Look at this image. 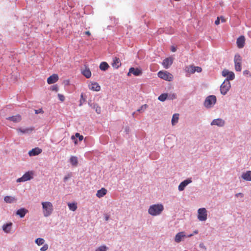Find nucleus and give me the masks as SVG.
Segmentation results:
<instances>
[{
  "mask_svg": "<svg viewBox=\"0 0 251 251\" xmlns=\"http://www.w3.org/2000/svg\"><path fill=\"white\" fill-rule=\"evenodd\" d=\"M164 210V206L161 203H157L151 205L148 209V213L152 216H156L161 214Z\"/></svg>",
  "mask_w": 251,
  "mask_h": 251,
  "instance_id": "1",
  "label": "nucleus"
},
{
  "mask_svg": "<svg viewBox=\"0 0 251 251\" xmlns=\"http://www.w3.org/2000/svg\"><path fill=\"white\" fill-rule=\"evenodd\" d=\"M43 215L45 217L50 216L53 211V205L50 202L44 201L41 203Z\"/></svg>",
  "mask_w": 251,
  "mask_h": 251,
  "instance_id": "2",
  "label": "nucleus"
},
{
  "mask_svg": "<svg viewBox=\"0 0 251 251\" xmlns=\"http://www.w3.org/2000/svg\"><path fill=\"white\" fill-rule=\"evenodd\" d=\"M216 100L217 99L215 96L210 95L206 98L203 105L206 108H210L214 105Z\"/></svg>",
  "mask_w": 251,
  "mask_h": 251,
  "instance_id": "3",
  "label": "nucleus"
},
{
  "mask_svg": "<svg viewBox=\"0 0 251 251\" xmlns=\"http://www.w3.org/2000/svg\"><path fill=\"white\" fill-rule=\"evenodd\" d=\"M198 219L201 222L205 221L207 218V211L205 208H200L198 210Z\"/></svg>",
  "mask_w": 251,
  "mask_h": 251,
  "instance_id": "4",
  "label": "nucleus"
},
{
  "mask_svg": "<svg viewBox=\"0 0 251 251\" xmlns=\"http://www.w3.org/2000/svg\"><path fill=\"white\" fill-rule=\"evenodd\" d=\"M235 65V69L236 71L240 72L241 71L242 58L240 54H236L234 58Z\"/></svg>",
  "mask_w": 251,
  "mask_h": 251,
  "instance_id": "5",
  "label": "nucleus"
},
{
  "mask_svg": "<svg viewBox=\"0 0 251 251\" xmlns=\"http://www.w3.org/2000/svg\"><path fill=\"white\" fill-rule=\"evenodd\" d=\"M231 87L230 83L227 80H225L220 87L221 93L225 95L229 90Z\"/></svg>",
  "mask_w": 251,
  "mask_h": 251,
  "instance_id": "6",
  "label": "nucleus"
},
{
  "mask_svg": "<svg viewBox=\"0 0 251 251\" xmlns=\"http://www.w3.org/2000/svg\"><path fill=\"white\" fill-rule=\"evenodd\" d=\"M158 76L159 77L169 81H172L173 79V75L167 72L159 71L158 73Z\"/></svg>",
  "mask_w": 251,
  "mask_h": 251,
  "instance_id": "7",
  "label": "nucleus"
},
{
  "mask_svg": "<svg viewBox=\"0 0 251 251\" xmlns=\"http://www.w3.org/2000/svg\"><path fill=\"white\" fill-rule=\"evenodd\" d=\"M222 75L226 77L225 80H227L228 81L233 80L235 78L234 73L226 69H224L222 71Z\"/></svg>",
  "mask_w": 251,
  "mask_h": 251,
  "instance_id": "8",
  "label": "nucleus"
},
{
  "mask_svg": "<svg viewBox=\"0 0 251 251\" xmlns=\"http://www.w3.org/2000/svg\"><path fill=\"white\" fill-rule=\"evenodd\" d=\"M32 173L30 172L25 173L21 177L17 179V182H25L27 180H30L32 178Z\"/></svg>",
  "mask_w": 251,
  "mask_h": 251,
  "instance_id": "9",
  "label": "nucleus"
},
{
  "mask_svg": "<svg viewBox=\"0 0 251 251\" xmlns=\"http://www.w3.org/2000/svg\"><path fill=\"white\" fill-rule=\"evenodd\" d=\"M225 121L221 118L214 119L210 123L211 126H216L218 127H223L225 125Z\"/></svg>",
  "mask_w": 251,
  "mask_h": 251,
  "instance_id": "10",
  "label": "nucleus"
},
{
  "mask_svg": "<svg viewBox=\"0 0 251 251\" xmlns=\"http://www.w3.org/2000/svg\"><path fill=\"white\" fill-rule=\"evenodd\" d=\"M192 182L191 178H188L181 182L178 187V189L179 191H182L184 190L185 188L190 183Z\"/></svg>",
  "mask_w": 251,
  "mask_h": 251,
  "instance_id": "11",
  "label": "nucleus"
},
{
  "mask_svg": "<svg viewBox=\"0 0 251 251\" xmlns=\"http://www.w3.org/2000/svg\"><path fill=\"white\" fill-rule=\"evenodd\" d=\"M186 237V235L183 231L179 232L177 233L175 237V241L176 243H180L183 240L184 238Z\"/></svg>",
  "mask_w": 251,
  "mask_h": 251,
  "instance_id": "12",
  "label": "nucleus"
},
{
  "mask_svg": "<svg viewBox=\"0 0 251 251\" xmlns=\"http://www.w3.org/2000/svg\"><path fill=\"white\" fill-rule=\"evenodd\" d=\"M142 71L138 68H130L127 75H129L130 74H133L135 76H139L142 75Z\"/></svg>",
  "mask_w": 251,
  "mask_h": 251,
  "instance_id": "13",
  "label": "nucleus"
},
{
  "mask_svg": "<svg viewBox=\"0 0 251 251\" xmlns=\"http://www.w3.org/2000/svg\"><path fill=\"white\" fill-rule=\"evenodd\" d=\"M89 89L94 91H99L100 90V86L95 82H92L89 85Z\"/></svg>",
  "mask_w": 251,
  "mask_h": 251,
  "instance_id": "14",
  "label": "nucleus"
},
{
  "mask_svg": "<svg viewBox=\"0 0 251 251\" xmlns=\"http://www.w3.org/2000/svg\"><path fill=\"white\" fill-rule=\"evenodd\" d=\"M13 224L11 222L4 224L2 226V229L6 233H9L12 229Z\"/></svg>",
  "mask_w": 251,
  "mask_h": 251,
  "instance_id": "15",
  "label": "nucleus"
},
{
  "mask_svg": "<svg viewBox=\"0 0 251 251\" xmlns=\"http://www.w3.org/2000/svg\"><path fill=\"white\" fill-rule=\"evenodd\" d=\"M41 149L39 148H35L29 151L28 155L30 156H34L39 154L40 153H41Z\"/></svg>",
  "mask_w": 251,
  "mask_h": 251,
  "instance_id": "16",
  "label": "nucleus"
},
{
  "mask_svg": "<svg viewBox=\"0 0 251 251\" xmlns=\"http://www.w3.org/2000/svg\"><path fill=\"white\" fill-rule=\"evenodd\" d=\"M58 79V76L56 74H53L47 79V82L50 84L55 83Z\"/></svg>",
  "mask_w": 251,
  "mask_h": 251,
  "instance_id": "17",
  "label": "nucleus"
},
{
  "mask_svg": "<svg viewBox=\"0 0 251 251\" xmlns=\"http://www.w3.org/2000/svg\"><path fill=\"white\" fill-rule=\"evenodd\" d=\"M245 39L244 36H241L237 40V45L239 48H243L244 46Z\"/></svg>",
  "mask_w": 251,
  "mask_h": 251,
  "instance_id": "18",
  "label": "nucleus"
},
{
  "mask_svg": "<svg viewBox=\"0 0 251 251\" xmlns=\"http://www.w3.org/2000/svg\"><path fill=\"white\" fill-rule=\"evenodd\" d=\"M173 63V59L171 58H167L163 60L162 65L165 69H168Z\"/></svg>",
  "mask_w": 251,
  "mask_h": 251,
  "instance_id": "19",
  "label": "nucleus"
},
{
  "mask_svg": "<svg viewBox=\"0 0 251 251\" xmlns=\"http://www.w3.org/2000/svg\"><path fill=\"white\" fill-rule=\"evenodd\" d=\"M241 177L245 180L251 181V171H247L243 173Z\"/></svg>",
  "mask_w": 251,
  "mask_h": 251,
  "instance_id": "20",
  "label": "nucleus"
},
{
  "mask_svg": "<svg viewBox=\"0 0 251 251\" xmlns=\"http://www.w3.org/2000/svg\"><path fill=\"white\" fill-rule=\"evenodd\" d=\"M28 212V211L25 208H21L19 209H18L16 211V215L19 216V217L21 218H24L25 214Z\"/></svg>",
  "mask_w": 251,
  "mask_h": 251,
  "instance_id": "21",
  "label": "nucleus"
},
{
  "mask_svg": "<svg viewBox=\"0 0 251 251\" xmlns=\"http://www.w3.org/2000/svg\"><path fill=\"white\" fill-rule=\"evenodd\" d=\"M6 119L13 122H19L21 120L22 118L21 116L19 114H17L15 116L8 117L6 118Z\"/></svg>",
  "mask_w": 251,
  "mask_h": 251,
  "instance_id": "22",
  "label": "nucleus"
},
{
  "mask_svg": "<svg viewBox=\"0 0 251 251\" xmlns=\"http://www.w3.org/2000/svg\"><path fill=\"white\" fill-rule=\"evenodd\" d=\"M107 193V190L106 189L104 188H101L100 190H99L96 194V196L97 197L100 198L103 197L106 195Z\"/></svg>",
  "mask_w": 251,
  "mask_h": 251,
  "instance_id": "23",
  "label": "nucleus"
},
{
  "mask_svg": "<svg viewBox=\"0 0 251 251\" xmlns=\"http://www.w3.org/2000/svg\"><path fill=\"white\" fill-rule=\"evenodd\" d=\"M4 201L7 203H12L16 201V199L13 197L7 196L4 198Z\"/></svg>",
  "mask_w": 251,
  "mask_h": 251,
  "instance_id": "24",
  "label": "nucleus"
},
{
  "mask_svg": "<svg viewBox=\"0 0 251 251\" xmlns=\"http://www.w3.org/2000/svg\"><path fill=\"white\" fill-rule=\"evenodd\" d=\"M33 130V127H29L26 128H18L17 131L23 134H28L30 133Z\"/></svg>",
  "mask_w": 251,
  "mask_h": 251,
  "instance_id": "25",
  "label": "nucleus"
},
{
  "mask_svg": "<svg viewBox=\"0 0 251 251\" xmlns=\"http://www.w3.org/2000/svg\"><path fill=\"white\" fill-rule=\"evenodd\" d=\"M70 163L72 164L73 166H76L78 164V158L76 156H71L70 160H69Z\"/></svg>",
  "mask_w": 251,
  "mask_h": 251,
  "instance_id": "26",
  "label": "nucleus"
},
{
  "mask_svg": "<svg viewBox=\"0 0 251 251\" xmlns=\"http://www.w3.org/2000/svg\"><path fill=\"white\" fill-rule=\"evenodd\" d=\"M82 74L87 78H89L91 76V72L89 68H86L82 71Z\"/></svg>",
  "mask_w": 251,
  "mask_h": 251,
  "instance_id": "27",
  "label": "nucleus"
},
{
  "mask_svg": "<svg viewBox=\"0 0 251 251\" xmlns=\"http://www.w3.org/2000/svg\"><path fill=\"white\" fill-rule=\"evenodd\" d=\"M179 118V114H174L173 115L172 119V124L173 126L175 125L178 121Z\"/></svg>",
  "mask_w": 251,
  "mask_h": 251,
  "instance_id": "28",
  "label": "nucleus"
},
{
  "mask_svg": "<svg viewBox=\"0 0 251 251\" xmlns=\"http://www.w3.org/2000/svg\"><path fill=\"white\" fill-rule=\"evenodd\" d=\"M109 68L108 64L105 62H102L100 64V69L102 71H106Z\"/></svg>",
  "mask_w": 251,
  "mask_h": 251,
  "instance_id": "29",
  "label": "nucleus"
},
{
  "mask_svg": "<svg viewBox=\"0 0 251 251\" xmlns=\"http://www.w3.org/2000/svg\"><path fill=\"white\" fill-rule=\"evenodd\" d=\"M68 206L70 209V210L72 211H75L77 209V205L76 203L73 202V203H68Z\"/></svg>",
  "mask_w": 251,
  "mask_h": 251,
  "instance_id": "30",
  "label": "nucleus"
},
{
  "mask_svg": "<svg viewBox=\"0 0 251 251\" xmlns=\"http://www.w3.org/2000/svg\"><path fill=\"white\" fill-rule=\"evenodd\" d=\"M121 65L120 61L119 58H114L113 60V63L112 64V66L114 67H115L116 68H118L119 66Z\"/></svg>",
  "mask_w": 251,
  "mask_h": 251,
  "instance_id": "31",
  "label": "nucleus"
},
{
  "mask_svg": "<svg viewBox=\"0 0 251 251\" xmlns=\"http://www.w3.org/2000/svg\"><path fill=\"white\" fill-rule=\"evenodd\" d=\"M194 66L193 65L187 66L185 68V71L190 73V74H194L195 73L194 70Z\"/></svg>",
  "mask_w": 251,
  "mask_h": 251,
  "instance_id": "32",
  "label": "nucleus"
},
{
  "mask_svg": "<svg viewBox=\"0 0 251 251\" xmlns=\"http://www.w3.org/2000/svg\"><path fill=\"white\" fill-rule=\"evenodd\" d=\"M158 100L161 101H164L168 99V94L164 93L160 95L158 98Z\"/></svg>",
  "mask_w": 251,
  "mask_h": 251,
  "instance_id": "33",
  "label": "nucleus"
},
{
  "mask_svg": "<svg viewBox=\"0 0 251 251\" xmlns=\"http://www.w3.org/2000/svg\"><path fill=\"white\" fill-rule=\"evenodd\" d=\"M45 242V240L43 238H37L35 241V243L38 246H41V245H43L44 244Z\"/></svg>",
  "mask_w": 251,
  "mask_h": 251,
  "instance_id": "34",
  "label": "nucleus"
},
{
  "mask_svg": "<svg viewBox=\"0 0 251 251\" xmlns=\"http://www.w3.org/2000/svg\"><path fill=\"white\" fill-rule=\"evenodd\" d=\"M108 248L105 245H102L96 248L95 251H107Z\"/></svg>",
  "mask_w": 251,
  "mask_h": 251,
  "instance_id": "35",
  "label": "nucleus"
},
{
  "mask_svg": "<svg viewBox=\"0 0 251 251\" xmlns=\"http://www.w3.org/2000/svg\"><path fill=\"white\" fill-rule=\"evenodd\" d=\"M93 108L95 109V111L98 114H100V107L97 104H94L93 106Z\"/></svg>",
  "mask_w": 251,
  "mask_h": 251,
  "instance_id": "36",
  "label": "nucleus"
},
{
  "mask_svg": "<svg viewBox=\"0 0 251 251\" xmlns=\"http://www.w3.org/2000/svg\"><path fill=\"white\" fill-rule=\"evenodd\" d=\"M176 98V95L175 93L168 94V99L173 100Z\"/></svg>",
  "mask_w": 251,
  "mask_h": 251,
  "instance_id": "37",
  "label": "nucleus"
},
{
  "mask_svg": "<svg viewBox=\"0 0 251 251\" xmlns=\"http://www.w3.org/2000/svg\"><path fill=\"white\" fill-rule=\"evenodd\" d=\"M148 107V105L147 104H144L142 105L138 110L137 111L139 112H144L146 108Z\"/></svg>",
  "mask_w": 251,
  "mask_h": 251,
  "instance_id": "38",
  "label": "nucleus"
},
{
  "mask_svg": "<svg viewBox=\"0 0 251 251\" xmlns=\"http://www.w3.org/2000/svg\"><path fill=\"white\" fill-rule=\"evenodd\" d=\"M72 177V174L71 173H69L67 175H66L64 178H63V180L64 182H66L68 180V179H69V178H70L71 177Z\"/></svg>",
  "mask_w": 251,
  "mask_h": 251,
  "instance_id": "39",
  "label": "nucleus"
},
{
  "mask_svg": "<svg viewBox=\"0 0 251 251\" xmlns=\"http://www.w3.org/2000/svg\"><path fill=\"white\" fill-rule=\"evenodd\" d=\"M49 248V246L48 244H46L43 245L42 247L40 248L41 251H47Z\"/></svg>",
  "mask_w": 251,
  "mask_h": 251,
  "instance_id": "40",
  "label": "nucleus"
},
{
  "mask_svg": "<svg viewBox=\"0 0 251 251\" xmlns=\"http://www.w3.org/2000/svg\"><path fill=\"white\" fill-rule=\"evenodd\" d=\"M194 70H195V73L196 72H198V73H200V72H201L202 71V69H201V67H198V66L196 67V66H194Z\"/></svg>",
  "mask_w": 251,
  "mask_h": 251,
  "instance_id": "41",
  "label": "nucleus"
},
{
  "mask_svg": "<svg viewBox=\"0 0 251 251\" xmlns=\"http://www.w3.org/2000/svg\"><path fill=\"white\" fill-rule=\"evenodd\" d=\"M85 101V99L83 98V94H81V98L80 100V103H79V105L81 106L82 105L83 102Z\"/></svg>",
  "mask_w": 251,
  "mask_h": 251,
  "instance_id": "42",
  "label": "nucleus"
},
{
  "mask_svg": "<svg viewBox=\"0 0 251 251\" xmlns=\"http://www.w3.org/2000/svg\"><path fill=\"white\" fill-rule=\"evenodd\" d=\"M50 89L52 91H56V92L58 91V88L57 85H53L51 86Z\"/></svg>",
  "mask_w": 251,
  "mask_h": 251,
  "instance_id": "43",
  "label": "nucleus"
},
{
  "mask_svg": "<svg viewBox=\"0 0 251 251\" xmlns=\"http://www.w3.org/2000/svg\"><path fill=\"white\" fill-rule=\"evenodd\" d=\"M75 137H78L79 138V141H82L83 139V136L82 135H80L79 133H76L75 134Z\"/></svg>",
  "mask_w": 251,
  "mask_h": 251,
  "instance_id": "44",
  "label": "nucleus"
},
{
  "mask_svg": "<svg viewBox=\"0 0 251 251\" xmlns=\"http://www.w3.org/2000/svg\"><path fill=\"white\" fill-rule=\"evenodd\" d=\"M58 99L59 100L61 101H63L64 100H65V97L64 96L62 95V94H58Z\"/></svg>",
  "mask_w": 251,
  "mask_h": 251,
  "instance_id": "45",
  "label": "nucleus"
},
{
  "mask_svg": "<svg viewBox=\"0 0 251 251\" xmlns=\"http://www.w3.org/2000/svg\"><path fill=\"white\" fill-rule=\"evenodd\" d=\"M199 247L201 249H202L203 251H206V248L204 246L203 243H200L199 245Z\"/></svg>",
  "mask_w": 251,
  "mask_h": 251,
  "instance_id": "46",
  "label": "nucleus"
},
{
  "mask_svg": "<svg viewBox=\"0 0 251 251\" xmlns=\"http://www.w3.org/2000/svg\"><path fill=\"white\" fill-rule=\"evenodd\" d=\"M35 113L36 114H39V113H43L44 111L42 110V109H35L34 110Z\"/></svg>",
  "mask_w": 251,
  "mask_h": 251,
  "instance_id": "47",
  "label": "nucleus"
},
{
  "mask_svg": "<svg viewBox=\"0 0 251 251\" xmlns=\"http://www.w3.org/2000/svg\"><path fill=\"white\" fill-rule=\"evenodd\" d=\"M129 130H130V128L128 126H126L124 128V132L126 133V134H128L129 132Z\"/></svg>",
  "mask_w": 251,
  "mask_h": 251,
  "instance_id": "48",
  "label": "nucleus"
},
{
  "mask_svg": "<svg viewBox=\"0 0 251 251\" xmlns=\"http://www.w3.org/2000/svg\"><path fill=\"white\" fill-rule=\"evenodd\" d=\"M244 194L242 193H239L235 194V197L238 198L240 197L241 198H243L244 197Z\"/></svg>",
  "mask_w": 251,
  "mask_h": 251,
  "instance_id": "49",
  "label": "nucleus"
},
{
  "mask_svg": "<svg viewBox=\"0 0 251 251\" xmlns=\"http://www.w3.org/2000/svg\"><path fill=\"white\" fill-rule=\"evenodd\" d=\"M71 139L73 141L75 145L77 144V140L75 138V136H72Z\"/></svg>",
  "mask_w": 251,
  "mask_h": 251,
  "instance_id": "50",
  "label": "nucleus"
},
{
  "mask_svg": "<svg viewBox=\"0 0 251 251\" xmlns=\"http://www.w3.org/2000/svg\"><path fill=\"white\" fill-rule=\"evenodd\" d=\"M243 74L245 75H248L250 76L251 75L249 71L247 70L243 71Z\"/></svg>",
  "mask_w": 251,
  "mask_h": 251,
  "instance_id": "51",
  "label": "nucleus"
},
{
  "mask_svg": "<svg viewBox=\"0 0 251 251\" xmlns=\"http://www.w3.org/2000/svg\"><path fill=\"white\" fill-rule=\"evenodd\" d=\"M220 17H217V19L215 21V24L216 25H218L220 24Z\"/></svg>",
  "mask_w": 251,
  "mask_h": 251,
  "instance_id": "52",
  "label": "nucleus"
},
{
  "mask_svg": "<svg viewBox=\"0 0 251 251\" xmlns=\"http://www.w3.org/2000/svg\"><path fill=\"white\" fill-rule=\"evenodd\" d=\"M104 219H105V221H107L109 220V215L106 214H104Z\"/></svg>",
  "mask_w": 251,
  "mask_h": 251,
  "instance_id": "53",
  "label": "nucleus"
},
{
  "mask_svg": "<svg viewBox=\"0 0 251 251\" xmlns=\"http://www.w3.org/2000/svg\"><path fill=\"white\" fill-rule=\"evenodd\" d=\"M220 20H221L222 23H224L226 22L225 19H224V18L223 16H221L220 17Z\"/></svg>",
  "mask_w": 251,
  "mask_h": 251,
  "instance_id": "54",
  "label": "nucleus"
},
{
  "mask_svg": "<svg viewBox=\"0 0 251 251\" xmlns=\"http://www.w3.org/2000/svg\"><path fill=\"white\" fill-rule=\"evenodd\" d=\"M171 50L173 51V52H175L176 50V49L175 47H172V49H171Z\"/></svg>",
  "mask_w": 251,
  "mask_h": 251,
  "instance_id": "55",
  "label": "nucleus"
},
{
  "mask_svg": "<svg viewBox=\"0 0 251 251\" xmlns=\"http://www.w3.org/2000/svg\"><path fill=\"white\" fill-rule=\"evenodd\" d=\"M85 34L87 35H89V36L91 35V33H90V31H87L85 32Z\"/></svg>",
  "mask_w": 251,
  "mask_h": 251,
  "instance_id": "56",
  "label": "nucleus"
},
{
  "mask_svg": "<svg viewBox=\"0 0 251 251\" xmlns=\"http://www.w3.org/2000/svg\"><path fill=\"white\" fill-rule=\"evenodd\" d=\"M198 230H195L194 231V232H193V234H194H194H198Z\"/></svg>",
  "mask_w": 251,
  "mask_h": 251,
  "instance_id": "57",
  "label": "nucleus"
},
{
  "mask_svg": "<svg viewBox=\"0 0 251 251\" xmlns=\"http://www.w3.org/2000/svg\"><path fill=\"white\" fill-rule=\"evenodd\" d=\"M193 235H194V234H190L189 235H186V237H192Z\"/></svg>",
  "mask_w": 251,
  "mask_h": 251,
  "instance_id": "58",
  "label": "nucleus"
},
{
  "mask_svg": "<svg viewBox=\"0 0 251 251\" xmlns=\"http://www.w3.org/2000/svg\"><path fill=\"white\" fill-rule=\"evenodd\" d=\"M134 113H135L134 112L132 113L133 116L134 115Z\"/></svg>",
  "mask_w": 251,
  "mask_h": 251,
  "instance_id": "59",
  "label": "nucleus"
}]
</instances>
